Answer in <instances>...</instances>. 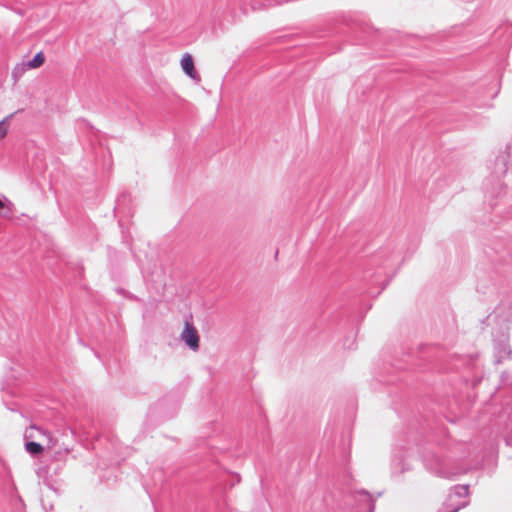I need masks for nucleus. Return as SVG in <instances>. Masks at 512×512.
<instances>
[{"instance_id": "nucleus-1", "label": "nucleus", "mask_w": 512, "mask_h": 512, "mask_svg": "<svg viewBox=\"0 0 512 512\" xmlns=\"http://www.w3.org/2000/svg\"><path fill=\"white\" fill-rule=\"evenodd\" d=\"M433 441L446 452V455L440 457L433 451H425L423 463L427 470L438 477L447 479L466 473L467 469L462 465V460L470 455L467 443H452L446 428L443 427L439 428L437 434L433 436Z\"/></svg>"}, {"instance_id": "nucleus-2", "label": "nucleus", "mask_w": 512, "mask_h": 512, "mask_svg": "<svg viewBox=\"0 0 512 512\" xmlns=\"http://www.w3.org/2000/svg\"><path fill=\"white\" fill-rule=\"evenodd\" d=\"M469 486L455 485L443 504V508L438 512H458L468 505Z\"/></svg>"}, {"instance_id": "nucleus-3", "label": "nucleus", "mask_w": 512, "mask_h": 512, "mask_svg": "<svg viewBox=\"0 0 512 512\" xmlns=\"http://www.w3.org/2000/svg\"><path fill=\"white\" fill-rule=\"evenodd\" d=\"M348 501L352 505L353 512H374L376 497L368 491L360 489L348 494Z\"/></svg>"}, {"instance_id": "nucleus-4", "label": "nucleus", "mask_w": 512, "mask_h": 512, "mask_svg": "<svg viewBox=\"0 0 512 512\" xmlns=\"http://www.w3.org/2000/svg\"><path fill=\"white\" fill-rule=\"evenodd\" d=\"M34 456L46 450H51L55 445L56 439L51 431L38 427L34 424Z\"/></svg>"}, {"instance_id": "nucleus-5", "label": "nucleus", "mask_w": 512, "mask_h": 512, "mask_svg": "<svg viewBox=\"0 0 512 512\" xmlns=\"http://www.w3.org/2000/svg\"><path fill=\"white\" fill-rule=\"evenodd\" d=\"M180 338L192 351H197L199 349L200 337L198 331L193 324L187 320L185 321L184 329Z\"/></svg>"}, {"instance_id": "nucleus-6", "label": "nucleus", "mask_w": 512, "mask_h": 512, "mask_svg": "<svg viewBox=\"0 0 512 512\" xmlns=\"http://www.w3.org/2000/svg\"><path fill=\"white\" fill-rule=\"evenodd\" d=\"M181 67L183 69V71L191 78V79H197L199 80V76L195 70V67H194V61H193V58L190 54L186 53L181 61Z\"/></svg>"}, {"instance_id": "nucleus-7", "label": "nucleus", "mask_w": 512, "mask_h": 512, "mask_svg": "<svg viewBox=\"0 0 512 512\" xmlns=\"http://www.w3.org/2000/svg\"><path fill=\"white\" fill-rule=\"evenodd\" d=\"M45 62V56L42 51L37 52L34 55V68L40 67Z\"/></svg>"}, {"instance_id": "nucleus-8", "label": "nucleus", "mask_w": 512, "mask_h": 512, "mask_svg": "<svg viewBox=\"0 0 512 512\" xmlns=\"http://www.w3.org/2000/svg\"><path fill=\"white\" fill-rule=\"evenodd\" d=\"M7 123L6 120L0 122V140L3 139L7 134Z\"/></svg>"}, {"instance_id": "nucleus-9", "label": "nucleus", "mask_w": 512, "mask_h": 512, "mask_svg": "<svg viewBox=\"0 0 512 512\" xmlns=\"http://www.w3.org/2000/svg\"><path fill=\"white\" fill-rule=\"evenodd\" d=\"M130 198V195L129 194H126V193H123L121 194L118 199H117V207H121L122 204L126 201V200H129Z\"/></svg>"}, {"instance_id": "nucleus-10", "label": "nucleus", "mask_w": 512, "mask_h": 512, "mask_svg": "<svg viewBox=\"0 0 512 512\" xmlns=\"http://www.w3.org/2000/svg\"><path fill=\"white\" fill-rule=\"evenodd\" d=\"M354 342L355 339L353 337H347L344 341V346L347 349H353L354 348Z\"/></svg>"}, {"instance_id": "nucleus-11", "label": "nucleus", "mask_w": 512, "mask_h": 512, "mask_svg": "<svg viewBox=\"0 0 512 512\" xmlns=\"http://www.w3.org/2000/svg\"><path fill=\"white\" fill-rule=\"evenodd\" d=\"M25 448L28 452L32 453V441L25 444Z\"/></svg>"}, {"instance_id": "nucleus-12", "label": "nucleus", "mask_w": 512, "mask_h": 512, "mask_svg": "<svg viewBox=\"0 0 512 512\" xmlns=\"http://www.w3.org/2000/svg\"><path fill=\"white\" fill-rule=\"evenodd\" d=\"M505 443H506L507 445H512V438H511L510 436H506V437H505Z\"/></svg>"}, {"instance_id": "nucleus-13", "label": "nucleus", "mask_w": 512, "mask_h": 512, "mask_svg": "<svg viewBox=\"0 0 512 512\" xmlns=\"http://www.w3.org/2000/svg\"><path fill=\"white\" fill-rule=\"evenodd\" d=\"M4 206H5V205H4L3 201L0 199V210H1V209H3V208H4Z\"/></svg>"}, {"instance_id": "nucleus-14", "label": "nucleus", "mask_w": 512, "mask_h": 512, "mask_svg": "<svg viewBox=\"0 0 512 512\" xmlns=\"http://www.w3.org/2000/svg\"><path fill=\"white\" fill-rule=\"evenodd\" d=\"M405 470H409V468H408V467H403V468L401 469V472H403V471H405Z\"/></svg>"}, {"instance_id": "nucleus-15", "label": "nucleus", "mask_w": 512, "mask_h": 512, "mask_svg": "<svg viewBox=\"0 0 512 512\" xmlns=\"http://www.w3.org/2000/svg\"><path fill=\"white\" fill-rule=\"evenodd\" d=\"M43 484L46 485L48 488H50L49 483H47L46 481H44Z\"/></svg>"}, {"instance_id": "nucleus-16", "label": "nucleus", "mask_w": 512, "mask_h": 512, "mask_svg": "<svg viewBox=\"0 0 512 512\" xmlns=\"http://www.w3.org/2000/svg\"><path fill=\"white\" fill-rule=\"evenodd\" d=\"M388 284V282H386L383 286H382V290L385 289L386 285Z\"/></svg>"}]
</instances>
